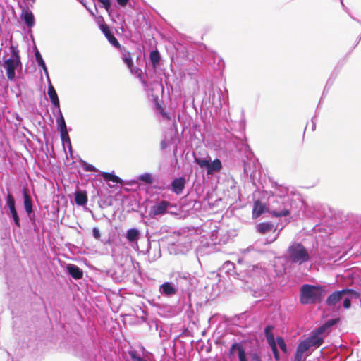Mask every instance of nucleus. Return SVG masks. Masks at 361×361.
Instances as JSON below:
<instances>
[{
    "instance_id": "obj_1",
    "label": "nucleus",
    "mask_w": 361,
    "mask_h": 361,
    "mask_svg": "<svg viewBox=\"0 0 361 361\" xmlns=\"http://www.w3.org/2000/svg\"><path fill=\"white\" fill-rule=\"evenodd\" d=\"M350 295L357 297L358 293L355 290L349 288L334 291L328 296L326 303L334 309L339 310L341 308V301L343 300V307L349 309L351 306Z\"/></svg>"
},
{
    "instance_id": "obj_2",
    "label": "nucleus",
    "mask_w": 361,
    "mask_h": 361,
    "mask_svg": "<svg viewBox=\"0 0 361 361\" xmlns=\"http://www.w3.org/2000/svg\"><path fill=\"white\" fill-rule=\"evenodd\" d=\"M323 295L322 286L304 284L300 290V302L302 305L316 304L322 300Z\"/></svg>"
},
{
    "instance_id": "obj_3",
    "label": "nucleus",
    "mask_w": 361,
    "mask_h": 361,
    "mask_svg": "<svg viewBox=\"0 0 361 361\" xmlns=\"http://www.w3.org/2000/svg\"><path fill=\"white\" fill-rule=\"evenodd\" d=\"M287 256L291 263L302 264L310 260L308 250L300 243H293L287 249Z\"/></svg>"
},
{
    "instance_id": "obj_4",
    "label": "nucleus",
    "mask_w": 361,
    "mask_h": 361,
    "mask_svg": "<svg viewBox=\"0 0 361 361\" xmlns=\"http://www.w3.org/2000/svg\"><path fill=\"white\" fill-rule=\"evenodd\" d=\"M10 51L11 57L4 60L2 66L6 69L8 79L9 80H13L16 76L15 70L18 67L21 68L22 63L19 50L17 47L11 44L10 47Z\"/></svg>"
},
{
    "instance_id": "obj_5",
    "label": "nucleus",
    "mask_w": 361,
    "mask_h": 361,
    "mask_svg": "<svg viewBox=\"0 0 361 361\" xmlns=\"http://www.w3.org/2000/svg\"><path fill=\"white\" fill-rule=\"evenodd\" d=\"M6 204L10 209L11 216L13 219L15 224L18 227H20V219L15 207V199L13 195L8 192L6 197Z\"/></svg>"
},
{
    "instance_id": "obj_6",
    "label": "nucleus",
    "mask_w": 361,
    "mask_h": 361,
    "mask_svg": "<svg viewBox=\"0 0 361 361\" xmlns=\"http://www.w3.org/2000/svg\"><path fill=\"white\" fill-rule=\"evenodd\" d=\"M100 30L104 33L108 41L115 47L121 48V44L114 37V34L111 32L109 26L106 24L100 25Z\"/></svg>"
},
{
    "instance_id": "obj_7",
    "label": "nucleus",
    "mask_w": 361,
    "mask_h": 361,
    "mask_svg": "<svg viewBox=\"0 0 361 361\" xmlns=\"http://www.w3.org/2000/svg\"><path fill=\"white\" fill-rule=\"evenodd\" d=\"M185 178L184 177L175 178L171 183L172 190L176 195L181 194L185 188Z\"/></svg>"
},
{
    "instance_id": "obj_8",
    "label": "nucleus",
    "mask_w": 361,
    "mask_h": 361,
    "mask_svg": "<svg viewBox=\"0 0 361 361\" xmlns=\"http://www.w3.org/2000/svg\"><path fill=\"white\" fill-rule=\"evenodd\" d=\"M171 205L166 200H162L152 207V211L154 216L161 215L166 213V209Z\"/></svg>"
},
{
    "instance_id": "obj_9",
    "label": "nucleus",
    "mask_w": 361,
    "mask_h": 361,
    "mask_svg": "<svg viewBox=\"0 0 361 361\" xmlns=\"http://www.w3.org/2000/svg\"><path fill=\"white\" fill-rule=\"evenodd\" d=\"M256 229L258 233L264 235L271 231H276V226L271 222H262L256 226Z\"/></svg>"
},
{
    "instance_id": "obj_10",
    "label": "nucleus",
    "mask_w": 361,
    "mask_h": 361,
    "mask_svg": "<svg viewBox=\"0 0 361 361\" xmlns=\"http://www.w3.org/2000/svg\"><path fill=\"white\" fill-rule=\"evenodd\" d=\"M310 348V347L305 340L300 342L297 347L294 361H302L303 353L307 351Z\"/></svg>"
},
{
    "instance_id": "obj_11",
    "label": "nucleus",
    "mask_w": 361,
    "mask_h": 361,
    "mask_svg": "<svg viewBox=\"0 0 361 361\" xmlns=\"http://www.w3.org/2000/svg\"><path fill=\"white\" fill-rule=\"evenodd\" d=\"M266 206L260 200L255 201L252 209V218L257 219L265 212Z\"/></svg>"
},
{
    "instance_id": "obj_12",
    "label": "nucleus",
    "mask_w": 361,
    "mask_h": 361,
    "mask_svg": "<svg viewBox=\"0 0 361 361\" xmlns=\"http://www.w3.org/2000/svg\"><path fill=\"white\" fill-rule=\"evenodd\" d=\"M122 54V59L126 64L127 67L132 71L133 67V61L131 53L125 47L119 48Z\"/></svg>"
},
{
    "instance_id": "obj_13",
    "label": "nucleus",
    "mask_w": 361,
    "mask_h": 361,
    "mask_svg": "<svg viewBox=\"0 0 361 361\" xmlns=\"http://www.w3.org/2000/svg\"><path fill=\"white\" fill-rule=\"evenodd\" d=\"M68 274L75 279H80L83 276L82 271L76 265L68 264L66 267Z\"/></svg>"
},
{
    "instance_id": "obj_14",
    "label": "nucleus",
    "mask_w": 361,
    "mask_h": 361,
    "mask_svg": "<svg viewBox=\"0 0 361 361\" xmlns=\"http://www.w3.org/2000/svg\"><path fill=\"white\" fill-rule=\"evenodd\" d=\"M310 347H319L324 343V338L317 334H313L305 340Z\"/></svg>"
},
{
    "instance_id": "obj_15",
    "label": "nucleus",
    "mask_w": 361,
    "mask_h": 361,
    "mask_svg": "<svg viewBox=\"0 0 361 361\" xmlns=\"http://www.w3.org/2000/svg\"><path fill=\"white\" fill-rule=\"evenodd\" d=\"M48 95L50 98V100L52 103V104L59 109L60 104H59V99L57 95V93L54 87V86L51 85V83L49 84L48 87Z\"/></svg>"
},
{
    "instance_id": "obj_16",
    "label": "nucleus",
    "mask_w": 361,
    "mask_h": 361,
    "mask_svg": "<svg viewBox=\"0 0 361 361\" xmlns=\"http://www.w3.org/2000/svg\"><path fill=\"white\" fill-rule=\"evenodd\" d=\"M222 169L221 161L219 159H214L212 163L209 162L207 169V175H212L214 172H219Z\"/></svg>"
},
{
    "instance_id": "obj_17",
    "label": "nucleus",
    "mask_w": 361,
    "mask_h": 361,
    "mask_svg": "<svg viewBox=\"0 0 361 361\" xmlns=\"http://www.w3.org/2000/svg\"><path fill=\"white\" fill-rule=\"evenodd\" d=\"M24 207L26 212L30 215L32 212V202L30 196L27 192V189L24 188L23 190Z\"/></svg>"
},
{
    "instance_id": "obj_18",
    "label": "nucleus",
    "mask_w": 361,
    "mask_h": 361,
    "mask_svg": "<svg viewBox=\"0 0 361 361\" xmlns=\"http://www.w3.org/2000/svg\"><path fill=\"white\" fill-rule=\"evenodd\" d=\"M75 202L76 204L83 206L87 202V195L85 191H76L75 192Z\"/></svg>"
},
{
    "instance_id": "obj_19",
    "label": "nucleus",
    "mask_w": 361,
    "mask_h": 361,
    "mask_svg": "<svg viewBox=\"0 0 361 361\" xmlns=\"http://www.w3.org/2000/svg\"><path fill=\"white\" fill-rule=\"evenodd\" d=\"M101 176H102V178H104V180L106 182L111 181L113 183H120V184H123V180L121 178H119L118 176H117L115 174L111 173L102 172L101 173Z\"/></svg>"
},
{
    "instance_id": "obj_20",
    "label": "nucleus",
    "mask_w": 361,
    "mask_h": 361,
    "mask_svg": "<svg viewBox=\"0 0 361 361\" xmlns=\"http://www.w3.org/2000/svg\"><path fill=\"white\" fill-rule=\"evenodd\" d=\"M274 326L271 325L267 326L264 329L265 336L269 344L276 342L274 334L272 332Z\"/></svg>"
},
{
    "instance_id": "obj_21",
    "label": "nucleus",
    "mask_w": 361,
    "mask_h": 361,
    "mask_svg": "<svg viewBox=\"0 0 361 361\" xmlns=\"http://www.w3.org/2000/svg\"><path fill=\"white\" fill-rule=\"evenodd\" d=\"M140 233L136 228H130L127 231L126 238L129 242H134L139 238Z\"/></svg>"
},
{
    "instance_id": "obj_22",
    "label": "nucleus",
    "mask_w": 361,
    "mask_h": 361,
    "mask_svg": "<svg viewBox=\"0 0 361 361\" xmlns=\"http://www.w3.org/2000/svg\"><path fill=\"white\" fill-rule=\"evenodd\" d=\"M270 214L274 217L287 216L290 214V211L288 209L284 208L282 210L272 209Z\"/></svg>"
},
{
    "instance_id": "obj_23",
    "label": "nucleus",
    "mask_w": 361,
    "mask_h": 361,
    "mask_svg": "<svg viewBox=\"0 0 361 361\" xmlns=\"http://www.w3.org/2000/svg\"><path fill=\"white\" fill-rule=\"evenodd\" d=\"M24 20L26 25L31 27L35 24V18L32 13L31 11H25L24 13Z\"/></svg>"
},
{
    "instance_id": "obj_24",
    "label": "nucleus",
    "mask_w": 361,
    "mask_h": 361,
    "mask_svg": "<svg viewBox=\"0 0 361 361\" xmlns=\"http://www.w3.org/2000/svg\"><path fill=\"white\" fill-rule=\"evenodd\" d=\"M149 58L153 67H156L160 60V55L157 50H154L150 52Z\"/></svg>"
},
{
    "instance_id": "obj_25",
    "label": "nucleus",
    "mask_w": 361,
    "mask_h": 361,
    "mask_svg": "<svg viewBox=\"0 0 361 361\" xmlns=\"http://www.w3.org/2000/svg\"><path fill=\"white\" fill-rule=\"evenodd\" d=\"M35 59H36V61H37L38 65L42 68L44 73L47 75L48 74L47 68L45 63L38 50H37L35 51Z\"/></svg>"
},
{
    "instance_id": "obj_26",
    "label": "nucleus",
    "mask_w": 361,
    "mask_h": 361,
    "mask_svg": "<svg viewBox=\"0 0 361 361\" xmlns=\"http://www.w3.org/2000/svg\"><path fill=\"white\" fill-rule=\"evenodd\" d=\"M162 292L168 295H173L176 293V289L174 287L172 286V285L169 283H164L161 286Z\"/></svg>"
},
{
    "instance_id": "obj_27",
    "label": "nucleus",
    "mask_w": 361,
    "mask_h": 361,
    "mask_svg": "<svg viewBox=\"0 0 361 361\" xmlns=\"http://www.w3.org/2000/svg\"><path fill=\"white\" fill-rule=\"evenodd\" d=\"M276 342H277V344L279 345V348H281V350L284 353H287V347H286V344L285 343L284 339L282 337L279 336L276 338Z\"/></svg>"
},
{
    "instance_id": "obj_28",
    "label": "nucleus",
    "mask_w": 361,
    "mask_h": 361,
    "mask_svg": "<svg viewBox=\"0 0 361 361\" xmlns=\"http://www.w3.org/2000/svg\"><path fill=\"white\" fill-rule=\"evenodd\" d=\"M139 179L146 183L151 184L153 182V178L149 173H144L139 177Z\"/></svg>"
},
{
    "instance_id": "obj_29",
    "label": "nucleus",
    "mask_w": 361,
    "mask_h": 361,
    "mask_svg": "<svg viewBox=\"0 0 361 361\" xmlns=\"http://www.w3.org/2000/svg\"><path fill=\"white\" fill-rule=\"evenodd\" d=\"M59 115H60V118L58 121L59 130H63V129H67L64 118H63L60 109L59 110Z\"/></svg>"
},
{
    "instance_id": "obj_30",
    "label": "nucleus",
    "mask_w": 361,
    "mask_h": 361,
    "mask_svg": "<svg viewBox=\"0 0 361 361\" xmlns=\"http://www.w3.org/2000/svg\"><path fill=\"white\" fill-rule=\"evenodd\" d=\"M157 108L160 112V114L168 121L171 120V117L169 113H166L164 111V108L162 106L157 102L156 104Z\"/></svg>"
},
{
    "instance_id": "obj_31",
    "label": "nucleus",
    "mask_w": 361,
    "mask_h": 361,
    "mask_svg": "<svg viewBox=\"0 0 361 361\" xmlns=\"http://www.w3.org/2000/svg\"><path fill=\"white\" fill-rule=\"evenodd\" d=\"M195 162L197 163L200 167H206L208 169L209 161L206 159H202L200 158H195Z\"/></svg>"
},
{
    "instance_id": "obj_32",
    "label": "nucleus",
    "mask_w": 361,
    "mask_h": 361,
    "mask_svg": "<svg viewBox=\"0 0 361 361\" xmlns=\"http://www.w3.org/2000/svg\"><path fill=\"white\" fill-rule=\"evenodd\" d=\"M271 348V350L274 353V358L276 361L279 360V353L276 347V343H273L269 344Z\"/></svg>"
},
{
    "instance_id": "obj_33",
    "label": "nucleus",
    "mask_w": 361,
    "mask_h": 361,
    "mask_svg": "<svg viewBox=\"0 0 361 361\" xmlns=\"http://www.w3.org/2000/svg\"><path fill=\"white\" fill-rule=\"evenodd\" d=\"M243 346L240 343H233L230 350H229V353L231 355H233L234 354V350H238V353H240V349H243Z\"/></svg>"
},
{
    "instance_id": "obj_34",
    "label": "nucleus",
    "mask_w": 361,
    "mask_h": 361,
    "mask_svg": "<svg viewBox=\"0 0 361 361\" xmlns=\"http://www.w3.org/2000/svg\"><path fill=\"white\" fill-rule=\"evenodd\" d=\"M83 169L85 171H89V172L97 171V169H96V167H94L93 165L90 164L88 163H85L83 164Z\"/></svg>"
},
{
    "instance_id": "obj_35",
    "label": "nucleus",
    "mask_w": 361,
    "mask_h": 361,
    "mask_svg": "<svg viewBox=\"0 0 361 361\" xmlns=\"http://www.w3.org/2000/svg\"><path fill=\"white\" fill-rule=\"evenodd\" d=\"M327 329H328L327 325L323 324L321 326H319V328H317L314 331V334L321 336L320 335L322 334H323Z\"/></svg>"
},
{
    "instance_id": "obj_36",
    "label": "nucleus",
    "mask_w": 361,
    "mask_h": 361,
    "mask_svg": "<svg viewBox=\"0 0 361 361\" xmlns=\"http://www.w3.org/2000/svg\"><path fill=\"white\" fill-rule=\"evenodd\" d=\"M99 3H101L106 11H109L111 8V0H97Z\"/></svg>"
},
{
    "instance_id": "obj_37",
    "label": "nucleus",
    "mask_w": 361,
    "mask_h": 361,
    "mask_svg": "<svg viewBox=\"0 0 361 361\" xmlns=\"http://www.w3.org/2000/svg\"><path fill=\"white\" fill-rule=\"evenodd\" d=\"M238 357L240 361H247L246 354L244 348L240 349V353L238 354Z\"/></svg>"
},
{
    "instance_id": "obj_38",
    "label": "nucleus",
    "mask_w": 361,
    "mask_h": 361,
    "mask_svg": "<svg viewBox=\"0 0 361 361\" xmlns=\"http://www.w3.org/2000/svg\"><path fill=\"white\" fill-rule=\"evenodd\" d=\"M60 132H61V137L62 140L64 141L67 139L69 140L67 129L61 130Z\"/></svg>"
},
{
    "instance_id": "obj_39",
    "label": "nucleus",
    "mask_w": 361,
    "mask_h": 361,
    "mask_svg": "<svg viewBox=\"0 0 361 361\" xmlns=\"http://www.w3.org/2000/svg\"><path fill=\"white\" fill-rule=\"evenodd\" d=\"M131 358L133 361H147L141 357L136 355L135 353L131 354Z\"/></svg>"
},
{
    "instance_id": "obj_40",
    "label": "nucleus",
    "mask_w": 361,
    "mask_h": 361,
    "mask_svg": "<svg viewBox=\"0 0 361 361\" xmlns=\"http://www.w3.org/2000/svg\"><path fill=\"white\" fill-rule=\"evenodd\" d=\"M93 235L96 239H99L100 238V233L98 228H93Z\"/></svg>"
},
{
    "instance_id": "obj_41",
    "label": "nucleus",
    "mask_w": 361,
    "mask_h": 361,
    "mask_svg": "<svg viewBox=\"0 0 361 361\" xmlns=\"http://www.w3.org/2000/svg\"><path fill=\"white\" fill-rule=\"evenodd\" d=\"M336 319H331L327 321L324 324L327 325V327L329 328L330 326L334 325L336 323Z\"/></svg>"
},
{
    "instance_id": "obj_42",
    "label": "nucleus",
    "mask_w": 361,
    "mask_h": 361,
    "mask_svg": "<svg viewBox=\"0 0 361 361\" xmlns=\"http://www.w3.org/2000/svg\"><path fill=\"white\" fill-rule=\"evenodd\" d=\"M252 361H262L260 357L257 353H253L251 356Z\"/></svg>"
},
{
    "instance_id": "obj_43",
    "label": "nucleus",
    "mask_w": 361,
    "mask_h": 361,
    "mask_svg": "<svg viewBox=\"0 0 361 361\" xmlns=\"http://www.w3.org/2000/svg\"><path fill=\"white\" fill-rule=\"evenodd\" d=\"M129 0H117L118 4L121 6H125Z\"/></svg>"
},
{
    "instance_id": "obj_44",
    "label": "nucleus",
    "mask_w": 361,
    "mask_h": 361,
    "mask_svg": "<svg viewBox=\"0 0 361 361\" xmlns=\"http://www.w3.org/2000/svg\"><path fill=\"white\" fill-rule=\"evenodd\" d=\"M161 149H164L166 147V143L165 141H161Z\"/></svg>"
},
{
    "instance_id": "obj_45",
    "label": "nucleus",
    "mask_w": 361,
    "mask_h": 361,
    "mask_svg": "<svg viewBox=\"0 0 361 361\" xmlns=\"http://www.w3.org/2000/svg\"><path fill=\"white\" fill-rule=\"evenodd\" d=\"M279 236V232L277 233V234L276 235L274 239L273 240V241L276 240Z\"/></svg>"
}]
</instances>
